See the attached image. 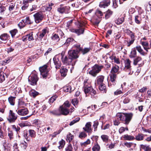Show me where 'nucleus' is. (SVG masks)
I'll use <instances>...</instances> for the list:
<instances>
[{
	"instance_id": "4be33fe9",
	"label": "nucleus",
	"mask_w": 151,
	"mask_h": 151,
	"mask_svg": "<svg viewBox=\"0 0 151 151\" xmlns=\"http://www.w3.org/2000/svg\"><path fill=\"white\" fill-rule=\"evenodd\" d=\"M71 31L73 32H75L78 35H79L83 33L84 30L83 28L77 29H72L71 30Z\"/></svg>"
},
{
	"instance_id": "79ce46f5",
	"label": "nucleus",
	"mask_w": 151,
	"mask_h": 151,
	"mask_svg": "<svg viewBox=\"0 0 151 151\" xmlns=\"http://www.w3.org/2000/svg\"><path fill=\"white\" fill-rule=\"evenodd\" d=\"M4 151H9L10 150L11 145L9 143H4L3 144Z\"/></svg>"
},
{
	"instance_id": "2f4dec72",
	"label": "nucleus",
	"mask_w": 151,
	"mask_h": 151,
	"mask_svg": "<svg viewBox=\"0 0 151 151\" xmlns=\"http://www.w3.org/2000/svg\"><path fill=\"white\" fill-rule=\"evenodd\" d=\"M74 89V88H72L71 86H67L64 87L63 88V90L65 91L66 92H69V93H70L71 91H73Z\"/></svg>"
},
{
	"instance_id": "1a4fd4ad",
	"label": "nucleus",
	"mask_w": 151,
	"mask_h": 151,
	"mask_svg": "<svg viewBox=\"0 0 151 151\" xmlns=\"http://www.w3.org/2000/svg\"><path fill=\"white\" fill-rule=\"evenodd\" d=\"M131 63V61L128 59H126L125 61L124 70L126 71H129V74L130 75L132 73L131 71V69L130 65Z\"/></svg>"
},
{
	"instance_id": "c9c22d12",
	"label": "nucleus",
	"mask_w": 151,
	"mask_h": 151,
	"mask_svg": "<svg viewBox=\"0 0 151 151\" xmlns=\"http://www.w3.org/2000/svg\"><path fill=\"white\" fill-rule=\"evenodd\" d=\"M29 1L28 0H24L23 1V3L24 5L22 7V10H24L26 9L29 6L28 2Z\"/></svg>"
},
{
	"instance_id": "412c9836",
	"label": "nucleus",
	"mask_w": 151,
	"mask_h": 151,
	"mask_svg": "<svg viewBox=\"0 0 151 151\" xmlns=\"http://www.w3.org/2000/svg\"><path fill=\"white\" fill-rule=\"evenodd\" d=\"M136 50H137L138 52L142 55L145 56L146 55V53L142 49L141 46L138 45L136 46Z\"/></svg>"
},
{
	"instance_id": "ea45409f",
	"label": "nucleus",
	"mask_w": 151,
	"mask_h": 151,
	"mask_svg": "<svg viewBox=\"0 0 151 151\" xmlns=\"http://www.w3.org/2000/svg\"><path fill=\"white\" fill-rule=\"evenodd\" d=\"M38 93L35 90H32L29 92V94L30 95L33 97H35L36 96L38 95Z\"/></svg>"
},
{
	"instance_id": "2eb2a0df",
	"label": "nucleus",
	"mask_w": 151,
	"mask_h": 151,
	"mask_svg": "<svg viewBox=\"0 0 151 151\" xmlns=\"http://www.w3.org/2000/svg\"><path fill=\"white\" fill-rule=\"evenodd\" d=\"M142 60V58L141 57L139 56H137L134 59L133 64L134 65H137L138 64L139 66H141L142 65L140 64H139V63Z\"/></svg>"
},
{
	"instance_id": "5701e85b",
	"label": "nucleus",
	"mask_w": 151,
	"mask_h": 151,
	"mask_svg": "<svg viewBox=\"0 0 151 151\" xmlns=\"http://www.w3.org/2000/svg\"><path fill=\"white\" fill-rule=\"evenodd\" d=\"M119 70V67L116 65H115L113 66L111 71V73L115 74L117 73Z\"/></svg>"
},
{
	"instance_id": "393cba45",
	"label": "nucleus",
	"mask_w": 151,
	"mask_h": 151,
	"mask_svg": "<svg viewBox=\"0 0 151 151\" xmlns=\"http://www.w3.org/2000/svg\"><path fill=\"white\" fill-rule=\"evenodd\" d=\"M110 81L114 85L115 84V81L116 78V75L115 74L112 73L110 75Z\"/></svg>"
},
{
	"instance_id": "603ef678",
	"label": "nucleus",
	"mask_w": 151,
	"mask_h": 151,
	"mask_svg": "<svg viewBox=\"0 0 151 151\" xmlns=\"http://www.w3.org/2000/svg\"><path fill=\"white\" fill-rule=\"evenodd\" d=\"M67 9L66 7H60L58 9V12L61 13H63L64 12L66 13V9Z\"/></svg>"
},
{
	"instance_id": "473e14b6",
	"label": "nucleus",
	"mask_w": 151,
	"mask_h": 151,
	"mask_svg": "<svg viewBox=\"0 0 151 151\" xmlns=\"http://www.w3.org/2000/svg\"><path fill=\"white\" fill-rule=\"evenodd\" d=\"M134 41L133 40L127 39L125 40L124 43L125 45L129 47L133 43Z\"/></svg>"
},
{
	"instance_id": "13d9d810",
	"label": "nucleus",
	"mask_w": 151,
	"mask_h": 151,
	"mask_svg": "<svg viewBox=\"0 0 151 151\" xmlns=\"http://www.w3.org/2000/svg\"><path fill=\"white\" fill-rule=\"evenodd\" d=\"M80 119V118L79 117H77L75 119L73 120L70 123L69 125L70 126L73 125L75 123L78 122L79 121Z\"/></svg>"
},
{
	"instance_id": "0eeeda50",
	"label": "nucleus",
	"mask_w": 151,
	"mask_h": 151,
	"mask_svg": "<svg viewBox=\"0 0 151 151\" xmlns=\"http://www.w3.org/2000/svg\"><path fill=\"white\" fill-rule=\"evenodd\" d=\"M77 50H71L68 52V54L69 57L73 59H76L78 57V53L79 52L77 49V45L76 46Z\"/></svg>"
},
{
	"instance_id": "bb28decb",
	"label": "nucleus",
	"mask_w": 151,
	"mask_h": 151,
	"mask_svg": "<svg viewBox=\"0 0 151 151\" xmlns=\"http://www.w3.org/2000/svg\"><path fill=\"white\" fill-rule=\"evenodd\" d=\"M144 138V134L139 133L135 137V139L137 141H142L143 140Z\"/></svg>"
},
{
	"instance_id": "f8f14e48",
	"label": "nucleus",
	"mask_w": 151,
	"mask_h": 151,
	"mask_svg": "<svg viewBox=\"0 0 151 151\" xmlns=\"http://www.w3.org/2000/svg\"><path fill=\"white\" fill-rule=\"evenodd\" d=\"M59 112L60 113V115L63 114L65 115H68L69 112V110L64 107L60 106L59 109Z\"/></svg>"
},
{
	"instance_id": "9d476101",
	"label": "nucleus",
	"mask_w": 151,
	"mask_h": 151,
	"mask_svg": "<svg viewBox=\"0 0 151 151\" xmlns=\"http://www.w3.org/2000/svg\"><path fill=\"white\" fill-rule=\"evenodd\" d=\"M61 54L62 56L61 59L62 62L64 64L66 65H69L71 64L73 60L72 58L69 57V56H64L63 53H61Z\"/></svg>"
},
{
	"instance_id": "4468645a",
	"label": "nucleus",
	"mask_w": 151,
	"mask_h": 151,
	"mask_svg": "<svg viewBox=\"0 0 151 151\" xmlns=\"http://www.w3.org/2000/svg\"><path fill=\"white\" fill-rule=\"evenodd\" d=\"M110 0H105L101 1L100 3L99 6L100 7L105 8L110 5Z\"/></svg>"
},
{
	"instance_id": "bf43d9fd",
	"label": "nucleus",
	"mask_w": 151,
	"mask_h": 151,
	"mask_svg": "<svg viewBox=\"0 0 151 151\" xmlns=\"http://www.w3.org/2000/svg\"><path fill=\"white\" fill-rule=\"evenodd\" d=\"M23 20L25 23V25L27 24H30L32 23L28 17H26L25 19Z\"/></svg>"
},
{
	"instance_id": "a211bd4d",
	"label": "nucleus",
	"mask_w": 151,
	"mask_h": 151,
	"mask_svg": "<svg viewBox=\"0 0 151 151\" xmlns=\"http://www.w3.org/2000/svg\"><path fill=\"white\" fill-rule=\"evenodd\" d=\"M54 63L56 69L59 68L61 66V63L60 61L58 58H54L53 59Z\"/></svg>"
},
{
	"instance_id": "a18cd8bd",
	"label": "nucleus",
	"mask_w": 151,
	"mask_h": 151,
	"mask_svg": "<svg viewBox=\"0 0 151 151\" xmlns=\"http://www.w3.org/2000/svg\"><path fill=\"white\" fill-rule=\"evenodd\" d=\"M113 12L110 10H108L105 13V18L106 19H108L112 15Z\"/></svg>"
},
{
	"instance_id": "aec40b11",
	"label": "nucleus",
	"mask_w": 151,
	"mask_h": 151,
	"mask_svg": "<svg viewBox=\"0 0 151 151\" xmlns=\"http://www.w3.org/2000/svg\"><path fill=\"white\" fill-rule=\"evenodd\" d=\"M123 138L124 139L127 140H132L134 139V136L130 135H128L127 134L124 135H123L121 138Z\"/></svg>"
},
{
	"instance_id": "680f3d73",
	"label": "nucleus",
	"mask_w": 151,
	"mask_h": 151,
	"mask_svg": "<svg viewBox=\"0 0 151 151\" xmlns=\"http://www.w3.org/2000/svg\"><path fill=\"white\" fill-rule=\"evenodd\" d=\"M25 25V24L23 19L18 24V26L20 28L23 27Z\"/></svg>"
},
{
	"instance_id": "49530a36",
	"label": "nucleus",
	"mask_w": 151,
	"mask_h": 151,
	"mask_svg": "<svg viewBox=\"0 0 151 151\" xmlns=\"http://www.w3.org/2000/svg\"><path fill=\"white\" fill-rule=\"evenodd\" d=\"M29 132L30 136L33 138L35 137L36 136V132L34 130L32 129H29Z\"/></svg>"
},
{
	"instance_id": "7ed1b4c3",
	"label": "nucleus",
	"mask_w": 151,
	"mask_h": 151,
	"mask_svg": "<svg viewBox=\"0 0 151 151\" xmlns=\"http://www.w3.org/2000/svg\"><path fill=\"white\" fill-rule=\"evenodd\" d=\"M103 67L104 66L102 65H99L96 64L92 67L91 70L89 72V73L93 76L95 77Z\"/></svg>"
},
{
	"instance_id": "69168bd1",
	"label": "nucleus",
	"mask_w": 151,
	"mask_h": 151,
	"mask_svg": "<svg viewBox=\"0 0 151 151\" xmlns=\"http://www.w3.org/2000/svg\"><path fill=\"white\" fill-rule=\"evenodd\" d=\"M65 151H73V147L71 145H69L66 147Z\"/></svg>"
},
{
	"instance_id": "0e129e2a",
	"label": "nucleus",
	"mask_w": 151,
	"mask_h": 151,
	"mask_svg": "<svg viewBox=\"0 0 151 151\" xmlns=\"http://www.w3.org/2000/svg\"><path fill=\"white\" fill-rule=\"evenodd\" d=\"M63 107H64L65 108H67L69 107L70 106V104L68 101H65L64 104L61 106Z\"/></svg>"
},
{
	"instance_id": "58836bf2",
	"label": "nucleus",
	"mask_w": 151,
	"mask_h": 151,
	"mask_svg": "<svg viewBox=\"0 0 151 151\" xmlns=\"http://www.w3.org/2000/svg\"><path fill=\"white\" fill-rule=\"evenodd\" d=\"M47 32V30L46 29H43L41 32H40L39 35V37L40 39H42L46 34Z\"/></svg>"
},
{
	"instance_id": "4d7b16f0",
	"label": "nucleus",
	"mask_w": 151,
	"mask_h": 151,
	"mask_svg": "<svg viewBox=\"0 0 151 151\" xmlns=\"http://www.w3.org/2000/svg\"><path fill=\"white\" fill-rule=\"evenodd\" d=\"M91 143V141L90 139H88L87 140L84 142L81 143V145L82 146H85L88 145L89 144Z\"/></svg>"
},
{
	"instance_id": "9b49d317",
	"label": "nucleus",
	"mask_w": 151,
	"mask_h": 151,
	"mask_svg": "<svg viewBox=\"0 0 151 151\" xmlns=\"http://www.w3.org/2000/svg\"><path fill=\"white\" fill-rule=\"evenodd\" d=\"M18 114L21 116H24L28 113L29 111L26 108L19 109L16 110Z\"/></svg>"
},
{
	"instance_id": "c756f323",
	"label": "nucleus",
	"mask_w": 151,
	"mask_h": 151,
	"mask_svg": "<svg viewBox=\"0 0 151 151\" xmlns=\"http://www.w3.org/2000/svg\"><path fill=\"white\" fill-rule=\"evenodd\" d=\"M136 50L135 48H134L132 49L129 55V57L131 58H134L136 57Z\"/></svg>"
},
{
	"instance_id": "6ab92c4d",
	"label": "nucleus",
	"mask_w": 151,
	"mask_h": 151,
	"mask_svg": "<svg viewBox=\"0 0 151 151\" xmlns=\"http://www.w3.org/2000/svg\"><path fill=\"white\" fill-rule=\"evenodd\" d=\"M104 77L103 76H99L96 78V83L99 85L103 84V82Z\"/></svg>"
},
{
	"instance_id": "e433bc0d",
	"label": "nucleus",
	"mask_w": 151,
	"mask_h": 151,
	"mask_svg": "<svg viewBox=\"0 0 151 151\" xmlns=\"http://www.w3.org/2000/svg\"><path fill=\"white\" fill-rule=\"evenodd\" d=\"M68 70L65 68H63L60 70V72L62 76H65L67 75Z\"/></svg>"
},
{
	"instance_id": "a19ab883",
	"label": "nucleus",
	"mask_w": 151,
	"mask_h": 151,
	"mask_svg": "<svg viewBox=\"0 0 151 151\" xmlns=\"http://www.w3.org/2000/svg\"><path fill=\"white\" fill-rule=\"evenodd\" d=\"M52 40L55 42H58L60 40V38L58 35L55 34L51 37Z\"/></svg>"
},
{
	"instance_id": "ddd939ff",
	"label": "nucleus",
	"mask_w": 151,
	"mask_h": 151,
	"mask_svg": "<svg viewBox=\"0 0 151 151\" xmlns=\"http://www.w3.org/2000/svg\"><path fill=\"white\" fill-rule=\"evenodd\" d=\"M91 126V123L90 122H88L86 123L85 127L83 128V129L88 133H91L92 131Z\"/></svg>"
},
{
	"instance_id": "8fccbe9b",
	"label": "nucleus",
	"mask_w": 151,
	"mask_h": 151,
	"mask_svg": "<svg viewBox=\"0 0 151 151\" xmlns=\"http://www.w3.org/2000/svg\"><path fill=\"white\" fill-rule=\"evenodd\" d=\"M34 124L37 127H40L42 124V122L39 119L35 120L34 122Z\"/></svg>"
},
{
	"instance_id": "e2e57ef3",
	"label": "nucleus",
	"mask_w": 151,
	"mask_h": 151,
	"mask_svg": "<svg viewBox=\"0 0 151 151\" xmlns=\"http://www.w3.org/2000/svg\"><path fill=\"white\" fill-rule=\"evenodd\" d=\"M78 102V99H74L71 101V103L72 104L75 106L77 105Z\"/></svg>"
},
{
	"instance_id": "4c0bfd02",
	"label": "nucleus",
	"mask_w": 151,
	"mask_h": 151,
	"mask_svg": "<svg viewBox=\"0 0 151 151\" xmlns=\"http://www.w3.org/2000/svg\"><path fill=\"white\" fill-rule=\"evenodd\" d=\"M99 88L100 91H102L103 93H106V92L107 90L106 86L104 84L99 85Z\"/></svg>"
},
{
	"instance_id": "3c124183",
	"label": "nucleus",
	"mask_w": 151,
	"mask_h": 151,
	"mask_svg": "<svg viewBox=\"0 0 151 151\" xmlns=\"http://www.w3.org/2000/svg\"><path fill=\"white\" fill-rule=\"evenodd\" d=\"M5 80L4 73L3 72H0V83H2Z\"/></svg>"
},
{
	"instance_id": "39448f33",
	"label": "nucleus",
	"mask_w": 151,
	"mask_h": 151,
	"mask_svg": "<svg viewBox=\"0 0 151 151\" xmlns=\"http://www.w3.org/2000/svg\"><path fill=\"white\" fill-rule=\"evenodd\" d=\"M33 16L34 17L35 20L37 23L40 22L44 19V14L41 12H37Z\"/></svg>"
},
{
	"instance_id": "37998d69",
	"label": "nucleus",
	"mask_w": 151,
	"mask_h": 151,
	"mask_svg": "<svg viewBox=\"0 0 151 151\" xmlns=\"http://www.w3.org/2000/svg\"><path fill=\"white\" fill-rule=\"evenodd\" d=\"M101 137L104 142H107L108 141L109 137L108 135L103 134L101 135Z\"/></svg>"
},
{
	"instance_id": "de8ad7c7",
	"label": "nucleus",
	"mask_w": 151,
	"mask_h": 151,
	"mask_svg": "<svg viewBox=\"0 0 151 151\" xmlns=\"http://www.w3.org/2000/svg\"><path fill=\"white\" fill-rule=\"evenodd\" d=\"M110 58L112 60H114V63L117 64H119L120 62L118 58L115 56H111L110 57Z\"/></svg>"
},
{
	"instance_id": "c03bdc74",
	"label": "nucleus",
	"mask_w": 151,
	"mask_h": 151,
	"mask_svg": "<svg viewBox=\"0 0 151 151\" xmlns=\"http://www.w3.org/2000/svg\"><path fill=\"white\" fill-rule=\"evenodd\" d=\"M59 143L60 145L58 147V148L59 149H61L64 147L65 144V142L64 140L62 139L59 142Z\"/></svg>"
},
{
	"instance_id": "6e6d98bb",
	"label": "nucleus",
	"mask_w": 151,
	"mask_h": 151,
	"mask_svg": "<svg viewBox=\"0 0 151 151\" xmlns=\"http://www.w3.org/2000/svg\"><path fill=\"white\" fill-rule=\"evenodd\" d=\"M126 130L127 131L128 130V129L127 127L124 128L123 127H121L120 128L119 130V132L120 134H122L125 131V130Z\"/></svg>"
},
{
	"instance_id": "052dcab7",
	"label": "nucleus",
	"mask_w": 151,
	"mask_h": 151,
	"mask_svg": "<svg viewBox=\"0 0 151 151\" xmlns=\"http://www.w3.org/2000/svg\"><path fill=\"white\" fill-rule=\"evenodd\" d=\"M57 97V96L56 95H54L52 96L49 99V102L50 103H52L55 100L56 98Z\"/></svg>"
},
{
	"instance_id": "5fc2aeb1",
	"label": "nucleus",
	"mask_w": 151,
	"mask_h": 151,
	"mask_svg": "<svg viewBox=\"0 0 151 151\" xmlns=\"http://www.w3.org/2000/svg\"><path fill=\"white\" fill-rule=\"evenodd\" d=\"M87 136V134L84 132H81L80 133L78 137L81 139H83L85 138Z\"/></svg>"
},
{
	"instance_id": "f03ea898",
	"label": "nucleus",
	"mask_w": 151,
	"mask_h": 151,
	"mask_svg": "<svg viewBox=\"0 0 151 151\" xmlns=\"http://www.w3.org/2000/svg\"><path fill=\"white\" fill-rule=\"evenodd\" d=\"M83 88L86 96H88L89 94L95 95L96 93V91L88 84L87 80L84 81Z\"/></svg>"
},
{
	"instance_id": "b1692460",
	"label": "nucleus",
	"mask_w": 151,
	"mask_h": 151,
	"mask_svg": "<svg viewBox=\"0 0 151 151\" xmlns=\"http://www.w3.org/2000/svg\"><path fill=\"white\" fill-rule=\"evenodd\" d=\"M74 40L73 38H69L66 40L65 42H63L61 45L64 44V45H65L66 47H67L69 45L70 43V42H73Z\"/></svg>"
},
{
	"instance_id": "6e6552de",
	"label": "nucleus",
	"mask_w": 151,
	"mask_h": 151,
	"mask_svg": "<svg viewBox=\"0 0 151 151\" xmlns=\"http://www.w3.org/2000/svg\"><path fill=\"white\" fill-rule=\"evenodd\" d=\"M38 80L37 75L36 74H34L29 77L28 81L31 85H35L36 84Z\"/></svg>"
},
{
	"instance_id": "f704fd0d",
	"label": "nucleus",
	"mask_w": 151,
	"mask_h": 151,
	"mask_svg": "<svg viewBox=\"0 0 151 151\" xmlns=\"http://www.w3.org/2000/svg\"><path fill=\"white\" fill-rule=\"evenodd\" d=\"M92 150L93 151H100V147L99 145L96 143L94 144L93 146Z\"/></svg>"
},
{
	"instance_id": "f3484780",
	"label": "nucleus",
	"mask_w": 151,
	"mask_h": 151,
	"mask_svg": "<svg viewBox=\"0 0 151 151\" xmlns=\"http://www.w3.org/2000/svg\"><path fill=\"white\" fill-rule=\"evenodd\" d=\"M77 49L79 52H81L83 54H84L88 52L90 50L89 48H85L84 49H83L80 47V45H77Z\"/></svg>"
},
{
	"instance_id": "7c9ffc66",
	"label": "nucleus",
	"mask_w": 151,
	"mask_h": 151,
	"mask_svg": "<svg viewBox=\"0 0 151 151\" xmlns=\"http://www.w3.org/2000/svg\"><path fill=\"white\" fill-rule=\"evenodd\" d=\"M9 36L7 34L4 33L0 36V39L2 41H6L8 40Z\"/></svg>"
},
{
	"instance_id": "09e8293b",
	"label": "nucleus",
	"mask_w": 151,
	"mask_h": 151,
	"mask_svg": "<svg viewBox=\"0 0 151 151\" xmlns=\"http://www.w3.org/2000/svg\"><path fill=\"white\" fill-rule=\"evenodd\" d=\"M49 113L51 114L55 115H60V114L59 112V110H55L52 111H50Z\"/></svg>"
},
{
	"instance_id": "c85d7f7f",
	"label": "nucleus",
	"mask_w": 151,
	"mask_h": 151,
	"mask_svg": "<svg viewBox=\"0 0 151 151\" xmlns=\"http://www.w3.org/2000/svg\"><path fill=\"white\" fill-rule=\"evenodd\" d=\"M140 147L141 149H143L145 151H151V148L150 147L149 145H141Z\"/></svg>"
},
{
	"instance_id": "dca6fc26",
	"label": "nucleus",
	"mask_w": 151,
	"mask_h": 151,
	"mask_svg": "<svg viewBox=\"0 0 151 151\" xmlns=\"http://www.w3.org/2000/svg\"><path fill=\"white\" fill-rule=\"evenodd\" d=\"M142 14H139L137 15H135L134 17V21L135 22L138 24H139L141 22V17Z\"/></svg>"
},
{
	"instance_id": "774afa93",
	"label": "nucleus",
	"mask_w": 151,
	"mask_h": 151,
	"mask_svg": "<svg viewBox=\"0 0 151 151\" xmlns=\"http://www.w3.org/2000/svg\"><path fill=\"white\" fill-rule=\"evenodd\" d=\"M53 4L51 3L50 4H49L48 6H46L45 7V10L47 11H50L52 9V6H53Z\"/></svg>"
},
{
	"instance_id": "72a5a7b5",
	"label": "nucleus",
	"mask_w": 151,
	"mask_h": 151,
	"mask_svg": "<svg viewBox=\"0 0 151 151\" xmlns=\"http://www.w3.org/2000/svg\"><path fill=\"white\" fill-rule=\"evenodd\" d=\"M16 97L11 96L8 98V101L10 104L12 106L14 105Z\"/></svg>"
},
{
	"instance_id": "20e7f679",
	"label": "nucleus",
	"mask_w": 151,
	"mask_h": 151,
	"mask_svg": "<svg viewBox=\"0 0 151 151\" xmlns=\"http://www.w3.org/2000/svg\"><path fill=\"white\" fill-rule=\"evenodd\" d=\"M17 118V115L14 113L13 111L9 110L8 115L7 117V119L10 123L14 122Z\"/></svg>"
},
{
	"instance_id": "a878e982",
	"label": "nucleus",
	"mask_w": 151,
	"mask_h": 151,
	"mask_svg": "<svg viewBox=\"0 0 151 151\" xmlns=\"http://www.w3.org/2000/svg\"><path fill=\"white\" fill-rule=\"evenodd\" d=\"M141 44L143 46L144 49L147 52L148 50L150 48L149 47L148 43L146 42H142Z\"/></svg>"
},
{
	"instance_id": "338daca9",
	"label": "nucleus",
	"mask_w": 151,
	"mask_h": 151,
	"mask_svg": "<svg viewBox=\"0 0 151 151\" xmlns=\"http://www.w3.org/2000/svg\"><path fill=\"white\" fill-rule=\"evenodd\" d=\"M124 21V19L121 18H118L116 20L115 22L117 24H121Z\"/></svg>"
},
{
	"instance_id": "f257e3e1",
	"label": "nucleus",
	"mask_w": 151,
	"mask_h": 151,
	"mask_svg": "<svg viewBox=\"0 0 151 151\" xmlns=\"http://www.w3.org/2000/svg\"><path fill=\"white\" fill-rule=\"evenodd\" d=\"M133 114L132 113H118L116 114V116L119 120L124 122V123L128 125L131 121L133 116Z\"/></svg>"
},
{
	"instance_id": "864d4df0",
	"label": "nucleus",
	"mask_w": 151,
	"mask_h": 151,
	"mask_svg": "<svg viewBox=\"0 0 151 151\" xmlns=\"http://www.w3.org/2000/svg\"><path fill=\"white\" fill-rule=\"evenodd\" d=\"M67 141H68L70 142L74 138V136L73 135L71 134L70 133H69L67 136Z\"/></svg>"
},
{
	"instance_id": "cd10ccee",
	"label": "nucleus",
	"mask_w": 151,
	"mask_h": 151,
	"mask_svg": "<svg viewBox=\"0 0 151 151\" xmlns=\"http://www.w3.org/2000/svg\"><path fill=\"white\" fill-rule=\"evenodd\" d=\"M127 33L130 37L131 40L134 41L135 40L134 33L129 29L127 30Z\"/></svg>"
},
{
	"instance_id": "423d86ee",
	"label": "nucleus",
	"mask_w": 151,
	"mask_h": 151,
	"mask_svg": "<svg viewBox=\"0 0 151 151\" xmlns=\"http://www.w3.org/2000/svg\"><path fill=\"white\" fill-rule=\"evenodd\" d=\"M47 65H45L39 68V70L41 75L43 78H46L48 75V71L47 69Z\"/></svg>"
}]
</instances>
